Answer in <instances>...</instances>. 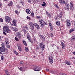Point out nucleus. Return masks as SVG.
I'll list each match as a JSON object with an SVG mask.
<instances>
[{
    "label": "nucleus",
    "mask_w": 75,
    "mask_h": 75,
    "mask_svg": "<svg viewBox=\"0 0 75 75\" xmlns=\"http://www.w3.org/2000/svg\"><path fill=\"white\" fill-rule=\"evenodd\" d=\"M9 4H10V6H13V2L11 1Z\"/></svg>",
    "instance_id": "nucleus-42"
},
{
    "label": "nucleus",
    "mask_w": 75,
    "mask_h": 75,
    "mask_svg": "<svg viewBox=\"0 0 75 75\" xmlns=\"http://www.w3.org/2000/svg\"><path fill=\"white\" fill-rule=\"evenodd\" d=\"M18 69H20V70L21 71H23V67H18Z\"/></svg>",
    "instance_id": "nucleus-31"
},
{
    "label": "nucleus",
    "mask_w": 75,
    "mask_h": 75,
    "mask_svg": "<svg viewBox=\"0 0 75 75\" xmlns=\"http://www.w3.org/2000/svg\"><path fill=\"white\" fill-rule=\"evenodd\" d=\"M1 59L2 61H3V59H4V56L3 55H1Z\"/></svg>",
    "instance_id": "nucleus-26"
},
{
    "label": "nucleus",
    "mask_w": 75,
    "mask_h": 75,
    "mask_svg": "<svg viewBox=\"0 0 75 75\" xmlns=\"http://www.w3.org/2000/svg\"><path fill=\"white\" fill-rule=\"evenodd\" d=\"M50 36L51 37H52V36H53V34H52V33H51Z\"/></svg>",
    "instance_id": "nucleus-61"
},
{
    "label": "nucleus",
    "mask_w": 75,
    "mask_h": 75,
    "mask_svg": "<svg viewBox=\"0 0 75 75\" xmlns=\"http://www.w3.org/2000/svg\"><path fill=\"white\" fill-rule=\"evenodd\" d=\"M57 25H60V22L59 21H57L56 23Z\"/></svg>",
    "instance_id": "nucleus-23"
},
{
    "label": "nucleus",
    "mask_w": 75,
    "mask_h": 75,
    "mask_svg": "<svg viewBox=\"0 0 75 75\" xmlns=\"http://www.w3.org/2000/svg\"><path fill=\"white\" fill-rule=\"evenodd\" d=\"M36 47L37 48L38 50H40V46H39L37 45L36 46Z\"/></svg>",
    "instance_id": "nucleus-43"
},
{
    "label": "nucleus",
    "mask_w": 75,
    "mask_h": 75,
    "mask_svg": "<svg viewBox=\"0 0 75 75\" xmlns=\"http://www.w3.org/2000/svg\"><path fill=\"white\" fill-rule=\"evenodd\" d=\"M44 25H47L48 24H47V22H45L44 21V24H43Z\"/></svg>",
    "instance_id": "nucleus-48"
},
{
    "label": "nucleus",
    "mask_w": 75,
    "mask_h": 75,
    "mask_svg": "<svg viewBox=\"0 0 75 75\" xmlns=\"http://www.w3.org/2000/svg\"><path fill=\"white\" fill-rule=\"evenodd\" d=\"M33 2H36L37 1V0H31Z\"/></svg>",
    "instance_id": "nucleus-57"
},
{
    "label": "nucleus",
    "mask_w": 75,
    "mask_h": 75,
    "mask_svg": "<svg viewBox=\"0 0 75 75\" xmlns=\"http://www.w3.org/2000/svg\"><path fill=\"white\" fill-rule=\"evenodd\" d=\"M51 23H49V25L50 27H51Z\"/></svg>",
    "instance_id": "nucleus-62"
},
{
    "label": "nucleus",
    "mask_w": 75,
    "mask_h": 75,
    "mask_svg": "<svg viewBox=\"0 0 75 75\" xmlns=\"http://www.w3.org/2000/svg\"><path fill=\"white\" fill-rule=\"evenodd\" d=\"M47 16H51V15L50 14V13H48L47 14Z\"/></svg>",
    "instance_id": "nucleus-59"
},
{
    "label": "nucleus",
    "mask_w": 75,
    "mask_h": 75,
    "mask_svg": "<svg viewBox=\"0 0 75 75\" xmlns=\"http://www.w3.org/2000/svg\"><path fill=\"white\" fill-rule=\"evenodd\" d=\"M36 18L39 19L40 18V16H36Z\"/></svg>",
    "instance_id": "nucleus-58"
},
{
    "label": "nucleus",
    "mask_w": 75,
    "mask_h": 75,
    "mask_svg": "<svg viewBox=\"0 0 75 75\" xmlns=\"http://www.w3.org/2000/svg\"><path fill=\"white\" fill-rule=\"evenodd\" d=\"M3 33L5 35H7V34L6 33H5V31L4 32H3Z\"/></svg>",
    "instance_id": "nucleus-52"
},
{
    "label": "nucleus",
    "mask_w": 75,
    "mask_h": 75,
    "mask_svg": "<svg viewBox=\"0 0 75 75\" xmlns=\"http://www.w3.org/2000/svg\"><path fill=\"white\" fill-rule=\"evenodd\" d=\"M0 50L2 52H5V48H1V47H0Z\"/></svg>",
    "instance_id": "nucleus-14"
},
{
    "label": "nucleus",
    "mask_w": 75,
    "mask_h": 75,
    "mask_svg": "<svg viewBox=\"0 0 75 75\" xmlns=\"http://www.w3.org/2000/svg\"><path fill=\"white\" fill-rule=\"evenodd\" d=\"M39 21L40 23V24H44V21L43 20L41 19H39Z\"/></svg>",
    "instance_id": "nucleus-15"
},
{
    "label": "nucleus",
    "mask_w": 75,
    "mask_h": 75,
    "mask_svg": "<svg viewBox=\"0 0 75 75\" xmlns=\"http://www.w3.org/2000/svg\"><path fill=\"white\" fill-rule=\"evenodd\" d=\"M39 36L41 40H42V41H45V37H44V36L41 35H39Z\"/></svg>",
    "instance_id": "nucleus-5"
},
{
    "label": "nucleus",
    "mask_w": 75,
    "mask_h": 75,
    "mask_svg": "<svg viewBox=\"0 0 75 75\" xmlns=\"http://www.w3.org/2000/svg\"><path fill=\"white\" fill-rule=\"evenodd\" d=\"M30 28L31 30V31H33V30H34V26L33 25L31 26Z\"/></svg>",
    "instance_id": "nucleus-21"
},
{
    "label": "nucleus",
    "mask_w": 75,
    "mask_h": 75,
    "mask_svg": "<svg viewBox=\"0 0 75 75\" xmlns=\"http://www.w3.org/2000/svg\"><path fill=\"white\" fill-rule=\"evenodd\" d=\"M5 18L6 21V22H7V23H9L10 22V21H11V20H12L11 18V17L8 16H6Z\"/></svg>",
    "instance_id": "nucleus-4"
},
{
    "label": "nucleus",
    "mask_w": 75,
    "mask_h": 75,
    "mask_svg": "<svg viewBox=\"0 0 75 75\" xmlns=\"http://www.w3.org/2000/svg\"><path fill=\"white\" fill-rule=\"evenodd\" d=\"M49 59V60H51L53 59V58L52 56H49L48 57Z\"/></svg>",
    "instance_id": "nucleus-28"
},
{
    "label": "nucleus",
    "mask_w": 75,
    "mask_h": 75,
    "mask_svg": "<svg viewBox=\"0 0 75 75\" xmlns=\"http://www.w3.org/2000/svg\"><path fill=\"white\" fill-rule=\"evenodd\" d=\"M65 7H69V4L68 3H66L65 4Z\"/></svg>",
    "instance_id": "nucleus-18"
},
{
    "label": "nucleus",
    "mask_w": 75,
    "mask_h": 75,
    "mask_svg": "<svg viewBox=\"0 0 75 75\" xmlns=\"http://www.w3.org/2000/svg\"><path fill=\"white\" fill-rule=\"evenodd\" d=\"M66 10H69V7H65Z\"/></svg>",
    "instance_id": "nucleus-44"
},
{
    "label": "nucleus",
    "mask_w": 75,
    "mask_h": 75,
    "mask_svg": "<svg viewBox=\"0 0 75 75\" xmlns=\"http://www.w3.org/2000/svg\"><path fill=\"white\" fill-rule=\"evenodd\" d=\"M29 24L30 26H31L33 25V23L31 22H30L29 23Z\"/></svg>",
    "instance_id": "nucleus-34"
},
{
    "label": "nucleus",
    "mask_w": 75,
    "mask_h": 75,
    "mask_svg": "<svg viewBox=\"0 0 75 75\" xmlns=\"http://www.w3.org/2000/svg\"><path fill=\"white\" fill-rule=\"evenodd\" d=\"M44 4H42V6H45L46 4H45V3L44 2Z\"/></svg>",
    "instance_id": "nucleus-50"
},
{
    "label": "nucleus",
    "mask_w": 75,
    "mask_h": 75,
    "mask_svg": "<svg viewBox=\"0 0 75 75\" xmlns=\"http://www.w3.org/2000/svg\"><path fill=\"white\" fill-rule=\"evenodd\" d=\"M15 39L16 41H19L17 37L15 38Z\"/></svg>",
    "instance_id": "nucleus-49"
},
{
    "label": "nucleus",
    "mask_w": 75,
    "mask_h": 75,
    "mask_svg": "<svg viewBox=\"0 0 75 75\" xmlns=\"http://www.w3.org/2000/svg\"><path fill=\"white\" fill-rule=\"evenodd\" d=\"M28 1L29 3H30L31 2V0H28Z\"/></svg>",
    "instance_id": "nucleus-55"
},
{
    "label": "nucleus",
    "mask_w": 75,
    "mask_h": 75,
    "mask_svg": "<svg viewBox=\"0 0 75 75\" xmlns=\"http://www.w3.org/2000/svg\"><path fill=\"white\" fill-rule=\"evenodd\" d=\"M59 18H62V14L61 13L59 14Z\"/></svg>",
    "instance_id": "nucleus-35"
},
{
    "label": "nucleus",
    "mask_w": 75,
    "mask_h": 75,
    "mask_svg": "<svg viewBox=\"0 0 75 75\" xmlns=\"http://www.w3.org/2000/svg\"><path fill=\"white\" fill-rule=\"evenodd\" d=\"M35 26L36 28H37L38 30H39V29H40V26L38 24H36Z\"/></svg>",
    "instance_id": "nucleus-22"
},
{
    "label": "nucleus",
    "mask_w": 75,
    "mask_h": 75,
    "mask_svg": "<svg viewBox=\"0 0 75 75\" xmlns=\"http://www.w3.org/2000/svg\"><path fill=\"white\" fill-rule=\"evenodd\" d=\"M66 24H67V26L69 27L71 25V22L69 20H67L66 21Z\"/></svg>",
    "instance_id": "nucleus-6"
},
{
    "label": "nucleus",
    "mask_w": 75,
    "mask_h": 75,
    "mask_svg": "<svg viewBox=\"0 0 75 75\" xmlns=\"http://www.w3.org/2000/svg\"><path fill=\"white\" fill-rule=\"evenodd\" d=\"M54 6L57 8H59V6H58V5H57V4H55Z\"/></svg>",
    "instance_id": "nucleus-46"
},
{
    "label": "nucleus",
    "mask_w": 75,
    "mask_h": 75,
    "mask_svg": "<svg viewBox=\"0 0 75 75\" xmlns=\"http://www.w3.org/2000/svg\"><path fill=\"white\" fill-rule=\"evenodd\" d=\"M13 25L16 26L17 25V21L16 19H13Z\"/></svg>",
    "instance_id": "nucleus-9"
},
{
    "label": "nucleus",
    "mask_w": 75,
    "mask_h": 75,
    "mask_svg": "<svg viewBox=\"0 0 75 75\" xmlns=\"http://www.w3.org/2000/svg\"><path fill=\"white\" fill-rule=\"evenodd\" d=\"M26 11L28 14H30L31 13V11L28 9H26Z\"/></svg>",
    "instance_id": "nucleus-16"
},
{
    "label": "nucleus",
    "mask_w": 75,
    "mask_h": 75,
    "mask_svg": "<svg viewBox=\"0 0 75 75\" xmlns=\"http://www.w3.org/2000/svg\"><path fill=\"white\" fill-rule=\"evenodd\" d=\"M18 50L20 51L21 52V49L20 46H18Z\"/></svg>",
    "instance_id": "nucleus-32"
},
{
    "label": "nucleus",
    "mask_w": 75,
    "mask_h": 75,
    "mask_svg": "<svg viewBox=\"0 0 75 75\" xmlns=\"http://www.w3.org/2000/svg\"><path fill=\"white\" fill-rule=\"evenodd\" d=\"M45 45H43L42 47H41L40 48H41L42 51H43L44 50V49H45Z\"/></svg>",
    "instance_id": "nucleus-17"
},
{
    "label": "nucleus",
    "mask_w": 75,
    "mask_h": 75,
    "mask_svg": "<svg viewBox=\"0 0 75 75\" xmlns=\"http://www.w3.org/2000/svg\"><path fill=\"white\" fill-rule=\"evenodd\" d=\"M71 40L73 41L74 40H75V36L71 37Z\"/></svg>",
    "instance_id": "nucleus-40"
},
{
    "label": "nucleus",
    "mask_w": 75,
    "mask_h": 75,
    "mask_svg": "<svg viewBox=\"0 0 75 75\" xmlns=\"http://www.w3.org/2000/svg\"><path fill=\"white\" fill-rule=\"evenodd\" d=\"M27 19H28V20H30V18L29 16H27L26 17Z\"/></svg>",
    "instance_id": "nucleus-56"
},
{
    "label": "nucleus",
    "mask_w": 75,
    "mask_h": 75,
    "mask_svg": "<svg viewBox=\"0 0 75 75\" xmlns=\"http://www.w3.org/2000/svg\"><path fill=\"white\" fill-rule=\"evenodd\" d=\"M44 45V43H43V42H42L40 43V45H39V47L40 48V47H42V45Z\"/></svg>",
    "instance_id": "nucleus-25"
},
{
    "label": "nucleus",
    "mask_w": 75,
    "mask_h": 75,
    "mask_svg": "<svg viewBox=\"0 0 75 75\" xmlns=\"http://www.w3.org/2000/svg\"><path fill=\"white\" fill-rule=\"evenodd\" d=\"M11 30H13V31L16 32L18 31V29H17V28L16 27H11Z\"/></svg>",
    "instance_id": "nucleus-8"
},
{
    "label": "nucleus",
    "mask_w": 75,
    "mask_h": 75,
    "mask_svg": "<svg viewBox=\"0 0 75 75\" xmlns=\"http://www.w3.org/2000/svg\"><path fill=\"white\" fill-rule=\"evenodd\" d=\"M60 75H67L66 74L62 73H59Z\"/></svg>",
    "instance_id": "nucleus-38"
},
{
    "label": "nucleus",
    "mask_w": 75,
    "mask_h": 75,
    "mask_svg": "<svg viewBox=\"0 0 75 75\" xmlns=\"http://www.w3.org/2000/svg\"><path fill=\"white\" fill-rule=\"evenodd\" d=\"M61 4H65V1H62Z\"/></svg>",
    "instance_id": "nucleus-36"
},
{
    "label": "nucleus",
    "mask_w": 75,
    "mask_h": 75,
    "mask_svg": "<svg viewBox=\"0 0 75 75\" xmlns=\"http://www.w3.org/2000/svg\"><path fill=\"white\" fill-rule=\"evenodd\" d=\"M16 36L19 38H21V34L20 32H18L16 33Z\"/></svg>",
    "instance_id": "nucleus-11"
},
{
    "label": "nucleus",
    "mask_w": 75,
    "mask_h": 75,
    "mask_svg": "<svg viewBox=\"0 0 75 75\" xmlns=\"http://www.w3.org/2000/svg\"><path fill=\"white\" fill-rule=\"evenodd\" d=\"M1 48H5V45L4 43H2L1 44Z\"/></svg>",
    "instance_id": "nucleus-24"
},
{
    "label": "nucleus",
    "mask_w": 75,
    "mask_h": 75,
    "mask_svg": "<svg viewBox=\"0 0 75 75\" xmlns=\"http://www.w3.org/2000/svg\"><path fill=\"white\" fill-rule=\"evenodd\" d=\"M31 16L32 17H34V12H32L31 13Z\"/></svg>",
    "instance_id": "nucleus-37"
},
{
    "label": "nucleus",
    "mask_w": 75,
    "mask_h": 75,
    "mask_svg": "<svg viewBox=\"0 0 75 75\" xmlns=\"http://www.w3.org/2000/svg\"><path fill=\"white\" fill-rule=\"evenodd\" d=\"M46 71L48 72V71H49V69H46Z\"/></svg>",
    "instance_id": "nucleus-63"
},
{
    "label": "nucleus",
    "mask_w": 75,
    "mask_h": 75,
    "mask_svg": "<svg viewBox=\"0 0 75 75\" xmlns=\"http://www.w3.org/2000/svg\"><path fill=\"white\" fill-rule=\"evenodd\" d=\"M34 70L36 71H40V67L37 66L34 68Z\"/></svg>",
    "instance_id": "nucleus-7"
},
{
    "label": "nucleus",
    "mask_w": 75,
    "mask_h": 75,
    "mask_svg": "<svg viewBox=\"0 0 75 75\" xmlns=\"http://www.w3.org/2000/svg\"><path fill=\"white\" fill-rule=\"evenodd\" d=\"M5 72L6 75H8V70H6L5 71Z\"/></svg>",
    "instance_id": "nucleus-29"
},
{
    "label": "nucleus",
    "mask_w": 75,
    "mask_h": 75,
    "mask_svg": "<svg viewBox=\"0 0 75 75\" xmlns=\"http://www.w3.org/2000/svg\"><path fill=\"white\" fill-rule=\"evenodd\" d=\"M50 30L51 31H52L53 30V28L52 27H51L50 28Z\"/></svg>",
    "instance_id": "nucleus-54"
},
{
    "label": "nucleus",
    "mask_w": 75,
    "mask_h": 75,
    "mask_svg": "<svg viewBox=\"0 0 75 75\" xmlns=\"http://www.w3.org/2000/svg\"><path fill=\"white\" fill-rule=\"evenodd\" d=\"M34 41L35 42H37V39L35 38L34 39Z\"/></svg>",
    "instance_id": "nucleus-64"
},
{
    "label": "nucleus",
    "mask_w": 75,
    "mask_h": 75,
    "mask_svg": "<svg viewBox=\"0 0 75 75\" xmlns=\"http://www.w3.org/2000/svg\"><path fill=\"white\" fill-rule=\"evenodd\" d=\"M22 41L24 45L26 46H27V42H26V41H25L24 40H22Z\"/></svg>",
    "instance_id": "nucleus-20"
},
{
    "label": "nucleus",
    "mask_w": 75,
    "mask_h": 75,
    "mask_svg": "<svg viewBox=\"0 0 75 75\" xmlns=\"http://www.w3.org/2000/svg\"><path fill=\"white\" fill-rule=\"evenodd\" d=\"M0 21L1 22H3V19H2V18H0Z\"/></svg>",
    "instance_id": "nucleus-47"
},
{
    "label": "nucleus",
    "mask_w": 75,
    "mask_h": 75,
    "mask_svg": "<svg viewBox=\"0 0 75 75\" xmlns=\"http://www.w3.org/2000/svg\"><path fill=\"white\" fill-rule=\"evenodd\" d=\"M3 29L4 31L6 32L8 34H10L11 33V30L8 28L7 26H4L3 27Z\"/></svg>",
    "instance_id": "nucleus-1"
},
{
    "label": "nucleus",
    "mask_w": 75,
    "mask_h": 75,
    "mask_svg": "<svg viewBox=\"0 0 75 75\" xmlns=\"http://www.w3.org/2000/svg\"><path fill=\"white\" fill-rule=\"evenodd\" d=\"M59 3H60L61 4V3H62V0H59Z\"/></svg>",
    "instance_id": "nucleus-53"
},
{
    "label": "nucleus",
    "mask_w": 75,
    "mask_h": 75,
    "mask_svg": "<svg viewBox=\"0 0 75 75\" xmlns=\"http://www.w3.org/2000/svg\"><path fill=\"white\" fill-rule=\"evenodd\" d=\"M26 37L27 38L29 42H30L32 43V44H33V40L31 39V38H30V34L27 33L26 35Z\"/></svg>",
    "instance_id": "nucleus-2"
},
{
    "label": "nucleus",
    "mask_w": 75,
    "mask_h": 75,
    "mask_svg": "<svg viewBox=\"0 0 75 75\" xmlns=\"http://www.w3.org/2000/svg\"><path fill=\"white\" fill-rule=\"evenodd\" d=\"M61 43L62 45V47L63 49L65 48V43H64L62 42H61Z\"/></svg>",
    "instance_id": "nucleus-12"
},
{
    "label": "nucleus",
    "mask_w": 75,
    "mask_h": 75,
    "mask_svg": "<svg viewBox=\"0 0 75 75\" xmlns=\"http://www.w3.org/2000/svg\"><path fill=\"white\" fill-rule=\"evenodd\" d=\"M53 59H52V60H50V64H52V63H53V62H54V61H53Z\"/></svg>",
    "instance_id": "nucleus-33"
},
{
    "label": "nucleus",
    "mask_w": 75,
    "mask_h": 75,
    "mask_svg": "<svg viewBox=\"0 0 75 75\" xmlns=\"http://www.w3.org/2000/svg\"><path fill=\"white\" fill-rule=\"evenodd\" d=\"M20 64H23V61H21L20 62Z\"/></svg>",
    "instance_id": "nucleus-60"
},
{
    "label": "nucleus",
    "mask_w": 75,
    "mask_h": 75,
    "mask_svg": "<svg viewBox=\"0 0 75 75\" xmlns=\"http://www.w3.org/2000/svg\"><path fill=\"white\" fill-rule=\"evenodd\" d=\"M65 63L66 64H67V65H71V62L69 61H67V60H65Z\"/></svg>",
    "instance_id": "nucleus-13"
},
{
    "label": "nucleus",
    "mask_w": 75,
    "mask_h": 75,
    "mask_svg": "<svg viewBox=\"0 0 75 75\" xmlns=\"http://www.w3.org/2000/svg\"><path fill=\"white\" fill-rule=\"evenodd\" d=\"M73 7V3L72 2H70V7L69 8L70 10H71Z\"/></svg>",
    "instance_id": "nucleus-19"
},
{
    "label": "nucleus",
    "mask_w": 75,
    "mask_h": 75,
    "mask_svg": "<svg viewBox=\"0 0 75 75\" xmlns=\"http://www.w3.org/2000/svg\"><path fill=\"white\" fill-rule=\"evenodd\" d=\"M22 30V31L23 32L24 35L27 34V33L28 31L26 30H25V28H23Z\"/></svg>",
    "instance_id": "nucleus-10"
},
{
    "label": "nucleus",
    "mask_w": 75,
    "mask_h": 75,
    "mask_svg": "<svg viewBox=\"0 0 75 75\" xmlns=\"http://www.w3.org/2000/svg\"><path fill=\"white\" fill-rule=\"evenodd\" d=\"M75 31V29H71L69 31V33H71L72 32H74Z\"/></svg>",
    "instance_id": "nucleus-27"
},
{
    "label": "nucleus",
    "mask_w": 75,
    "mask_h": 75,
    "mask_svg": "<svg viewBox=\"0 0 75 75\" xmlns=\"http://www.w3.org/2000/svg\"><path fill=\"white\" fill-rule=\"evenodd\" d=\"M40 27L41 28H43L44 27V24L43 23H40Z\"/></svg>",
    "instance_id": "nucleus-41"
},
{
    "label": "nucleus",
    "mask_w": 75,
    "mask_h": 75,
    "mask_svg": "<svg viewBox=\"0 0 75 75\" xmlns=\"http://www.w3.org/2000/svg\"><path fill=\"white\" fill-rule=\"evenodd\" d=\"M25 49L27 52H28V47H25Z\"/></svg>",
    "instance_id": "nucleus-39"
},
{
    "label": "nucleus",
    "mask_w": 75,
    "mask_h": 75,
    "mask_svg": "<svg viewBox=\"0 0 75 75\" xmlns=\"http://www.w3.org/2000/svg\"><path fill=\"white\" fill-rule=\"evenodd\" d=\"M15 13L17 14H18V11L17 10H16L15 11Z\"/></svg>",
    "instance_id": "nucleus-51"
},
{
    "label": "nucleus",
    "mask_w": 75,
    "mask_h": 75,
    "mask_svg": "<svg viewBox=\"0 0 75 75\" xmlns=\"http://www.w3.org/2000/svg\"><path fill=\"white\" fill-rule=\"evenodd\" d=\"M13 51L14 52L15 54H16V55H18V53L17 52H16V51L15 50H13Z\"/></svg>",
    "instance_id": "nucleus-30"
},
{
    "label": "nucleus",
    "mask_w": 75,
    "mask_h": 75,
    "mask_svg": "<svg viewBox=\"0 0 75 75\" xmlns=\"http://www.w3.org/2000/svg\"><path fill=\"white\" fill-rule=\"evenodd\" d=\"M5 40V44H6V47L8 48H10V45L8 43V39H6Z\"/></svg>",
    "instance_id": "nucleus-3"
},
{
    "label": "nucleus",
    "mask_w": 75,
    "mask_h": 75,
    "mask_svg": "<svg viewBox=\"0 0 75 75\" xmlns=\"http://www.w3.org/2000/svg\"><path fill=\"white\" fill-rule=\"evenodd\" d=\"M25 28L26 29V30H28V27L26 26H25V28Z\"/></svg>",
    "instance_id": "nucleus-45"
}]
</instances>
